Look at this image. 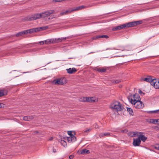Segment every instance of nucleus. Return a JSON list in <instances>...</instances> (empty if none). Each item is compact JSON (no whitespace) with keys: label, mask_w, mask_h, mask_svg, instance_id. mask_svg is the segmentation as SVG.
Here are the masks:
<instances>
[{"label":"nucleus","mask_w":159,"mask_h":159,"mask_svg":"<svg viewBox=\"0 0 159 159\" xmlns=\"http://www.w3.org/2000/svg\"><path fill=\"white\" fill-rule=\"evenodd\" d=\"M155 148L157 150H159V144H157L156 145L155 147Z\"/></svg>","instance_id":"obj_38"},{"label":"nucleus","mask_w":159,"mask_h":159,"mask_svg":"<svg viewBox=\"0 0 159 159\" xmlns=\"http://www.w3.org/2000/svg\"><path fill=\"white\" fill-rule=\"evenodd\" d=\"M61 145L64 147H66L67 146V143L64 140H61Z\"/></svg>","instance_id":"obj_24"},{"label":"nucleus","mask_w":159,"mask_h":159,"mask_svg":"<svg viewBox=\"0 0 159 159\" xmlns=\"http://www.w3.org/2000/svg\"><path fill=\"white\" fill-rule=\"evenodd\" d=\"M28 118L29 120H31L34 118V117L33 116H29L28 117Z\"/></svg>","instance_id":"obj_36"},{"label":"nucleus","mask_w":159,"mask_h":159,"mask_svg":"<svg viewBox=\"0 0 159 159\" xmlns=\"http://www.w3.org/2000/svg\"><path fill=\"white\" fill-rule=\"evenodd\" d=\"M23 120L25 121H29V120L28 116H25L23 118Z\"/></svg>","instance_id":"obj_30"},{"label":"nucleus","mask_w":159,"mask_h":159,"mask_svg":"<svg viewBox=\"0 0 159 159\" xmlns=\"http://www.w3.org/2000/svg\"><path fill=\"white\" fill-rule=\"evenodd\" d=\"M52 83L54 85H61L60 79H54L52 81Z\"/></svg>","instance_id":"obj_14"},{"label":"nucleus","mask_w":159,"mask_h":159,"mask_svg":"<svg viewBox=\"0 0 159 159\" xmlns=\"http://www.w3.org/2000/svg\"><path fill=\"white\" fill-rule=\"evenodd\" d=\"M159 25V23H158L157 24V25Z\"/></svg>","instance_id":"obj_50"},{"label":"nucleus","mask_w":159,"mask_h":159,"mask_svg":"<svg viewBox=\"0 0 159 159\" xmlns=\"http://www.w3.org/2000/svg\"><path fill=\"white\" fill-rule=\"evenodd\" d=\"M93 98L89 97H82L80 98V101L82 102H93L94 101L93 100Z\"/></svg>","instance_id":"obj_8"},{"label":"nucleus","mask_w":159,"mask_h":159,"mask_svg":"<svg viewBox=\"0 0 159 159\" xmlns=\"http://www.w3.org/2000/svg\"><path fill=\"white\" fill-rule=\"evenodd\" d=\"M68 134L70 135V136H74L71 133V131H69L68 132Z\"/></svg>","instance_id":"obj_35"},{"label":"nucleus","mask_w":159,"mask_h":159,"mask_svg":"<svg viewBox=\"0 0 159 159\" xmlns=\"http://www.w3.org/2000/svg\"><path fill=\"white\" fill-rule=\"evenodd\" d=\"M41 28H40V27H39V28H35L34 29L36 31V32H38V31L41 30Z\"/></svg>","instance_id":"obj_33"},{"label":"nucleus","mask_w":159,"mask_h":159,"mask_svg":"<svg viewBox=\"0 0 159 159\" xmlns=\"http://www.w3.org/2000/svg\"><path fill=\"white\" fill-rule=\"evenodd\" d=\"M52 40L53 41V40H52V39H48L44 40V44H48L50 43H53V42Z\"/></svg>","instance_id":"obj_18"},{"label":"nucleus","mask_w":159,"mask_h":159,"mask_svg":"<svg viewBox=\"0 0 159 159\" xmlns=\"http://www.w3.org/2000/svg\"><path fill=\"white\" fill-rule=\"evenodd\" d=\"M66 39V38H59L57 39H52V40H53V41H52L53 42V43H58L60 42H61L62 41V40H65Z\"/></svg>","instance_id":"obj_12"},{"label":"nucleus","mask_w":159,"mask_h":159,"mask_svg":"<svg viewBox=\"0 0 159 159\" xmlns=\"http://www.w3.org/2000/svg\"><path fill=\"white\" fill-rule=\"evenodd\" d=\"M147 112L149 113L159 114V109L154 111H148Z\"/></svg>","instance_id":"obj_21"},{"label":"nucleus","mask_w":159,"mask_h":159,"mask_svg":"<svg viewBox=\"0 0 159 159\" xmlns=\"http://www.w3.org/2000/svg\"><path fill=\"white\" fill-rule=\"evenodd\" d=\"M142 134H143V133L140 132H136L134 133L133 134L134 136H139V137H140V139L144 142L147 139V137H145L144 135Z\"/></svg>","instance_id":"obj_6"},{"label":"nucleus","mask_w":159,"mask_h":159,"mask_svg":"<svg viewBox=\"0 0 159 159\" xmlns=\"http://www.w3.org/2000/svg\"><path fill=\"white\" fill-rule=\"evenodd\" d=\"M102 136L103 137V136H108L110 134L109 133H105L103 134H101Z\"/></svg>","instance_id":"obj_29"},{"label":"nucleus","mask_w":159,"mask_h":159,"mask_svg":"<svg viewBox=\"0 0 159 159\" xmlns=\"http://www.w3.org/2000/svg\"><path fill=\"white\" fill-rule=\"evenodd\" d=\"M26 31H27V34L28 33H31L34 32H36V31L35 30H34V28H33L31 29H30L28 30H25Z\"/></svg>","instance_id":"obj_23"},{"label":"nucleus","mask_w":159,"mask_h":159,"mask_svg":"<svg viewBox=\"0 0 159 159\" xmlns=\"http://www.w3.org/2000/svg\"><path fill=\"white\" fill-rule=\"evenodd\" d=\"M94 53V52H91L90 53Z\"/></svg>","instance_id":"obj_49"},{"label":"nucleus","mask_w":159,"mask_h":159,"mask_svg":"<svg viewBox=\"0 0 159 159\" xmlns=\"http://www.w3.org/2000/svg\"><path fill=\"white\" fill-rule=\"evenodd\" d=\"M139 93L140 94H141L142 93H143V94H144V93H143L141 90H139Z\"/></svg>","instance_id":"obj_43"},{"label":"nucleus","mask_w":159,"mask_h":159,"mask_svg":"<svg viewBox=\"0 0 159 159\" xmlns=\"http://www.w3.org/2000/svg\"><path fill=\"white\" fill-rule=\"evenodd\" d=\"M156 119H151L150 120V122L153 124H156Z\"/></svg>","instance_id":"obj_27"},{"label":"nucleus","mask_w":159,"mask_h":159,"mask_svg":"<svg viewBox=\"0 0 159 159\" xmlns=\"http://www.w3.org/2000/svg\"><path fill=\"white\" fill-rule=\"evenodd\" d=\"M40 28H41V30H44L48 29V26H45L40 27Z\"/></svg>","instance_id":"obj_28"},{"label":"nucleus","mask_w":159,"mask_h":159,"mask_svg":"<svg viewBox=\"0 0 159 159\" xmlns=\"http://www.w3.org/2000/svg\"><path fill=\"white\" fill-rule=\"evenodd\" d=\"M156 124L159 125V119H156Z\"/></svg>","instance_id":"obj_41"},{"label":"nucleus","mask_w":159,"mask_h":159,"mask_svg":"<svg viewBox=\"0 0 159 159\" xmlns=\"http://www.w3.org/2000/svg\"><path fill=\"white\" fill-rule=\"evenodd\" d=\"M142 21L139 20L134 22H131L120 25L117 26L112 29L113 31H116L124 29L126 28H128L130 27H134L137 25L142 24Z\"/></svg>","instance_id":"obj_2"},{"label":"nucleus","mask_w":159,"mask_h":159,"mask_svg":"<svg viewBox=\"0 0 159 159\" xmlns=\"http://www.w3.org/2000/svg\"><path fill=\"white\" fill-rule=\"evenodd\" d=\"M85 7V6H84L83 5L77 7H74L73 9H71V10H66L65 11L61 12L60 13V15L61 16H63L65 15H66L68 13H71V12L81 10Z\"/></svg>","instance_id":"obj_4"},{"label":"nucleus","mask_w":159,"mask_h":159,"mask_svg":"<svg viewBox=\"0 0 159 159\" xmlns=\"http://www.w3.org/2000/svg\"><path fill=\"white\" fill-rule=\"evenodd\" d=\"M94 125L95 126V129H97V128H98L99 127H98V125L97 124V123H95L94 124Z\"/></svg>","instance_id":"obj_37"},{"label":"nucleus","mask_w":159,"mask_h":159,"mask_svg":"<svg viewBox=\"0 0 159 159\" xmlns=\"http://www.w3.org/2000/svg\"><path fill=\"white\" fill-rule=\"evenodd\" d=\"M98 38H99V35L96 36H94V37H93L92 38V40H94L97 39H98Z\"/></svg>","instance_id":"obj_32"},{"label":"nucleus","mask_w":159,"mask_h":159,"mask_svg":"<svg viewBox=\"0 0 159 159\" xmlns=\"http://www.w3.org/2000/svg\"><path fill=\"white\" fill-rule=\"evenodd\" d=\"M130 103L136 109H142L144 107L143 103L140 100L135 101L134 100V101Z\"/></svg>","instance_id":"obj_5"},{"label":"nucleus","mask_w":159,"mask_h":159,"mask_svg":"<svg viewBox=\"0 0 159 159\" xmlns=\"http://www.w3.org/2000/svg\"><path fill=\"white\" fill-rule=\"evenodd\" d=\"M52 152L54 153H56V152H57V151L56 150V149H54V148H53V151Z\"/></svg>","instance_id":"obj_42"},{"label":"nucleus","mask_w":159,"mask_h":159,"mask_svg":"<svg viewBox=\"0 0 159 159\" xmlns=\"http://www.w3.org/2000/svg\"><path fill=\"white\" fill-rule=\"evenodd\" d=\"M39 43L41 45H43L44 44V41H41L39 42Z\"/></svg>","instance_id":"obj_40"},{"label":"nucleus","mask_w":159,"mask_h":159,"mask_svg":"<svg viewBox=\"0 0 159 159\" xmlns=\"http://www.w3.org/2000/svg\"><path fill=\"white\" fill-rule=\"evenodd\" d=\"M157 84H159V81H158L157 82Z\"/></svg>","instance_id":"obj_48"},{"label":"nucleus","mask_w":159,"mask_h":159,"mask_svg":"<svg viewBox=\"0 0 159 159\" xmlns=\"http://www.w3.org/2000/svg\"><path fill=\"white\" fill-rule=\"evenodd\" d=\"M107 68L106 67H101L96 68L95 70L100 73H104L106 72L107 70Z\"/></svg>","instance_id":"obj_13"},{"label":"nucleus","mask_w":159,"mask_h":159,"mask_svg":"<svg viewBox=\"0 0 159 159\" xmlns=\"http://www.w3.org/2000/svg\"><path fill=\"white\" fill-rule=\"evenodd\" d=\"M67 140L69 143L73 142L76 140V138L75 136H72L67 137Z\"/></svg>","instance_id":"obj_11"},{"label":"nucleus","mask_w":159,"mask_h":159,"mask_svg":"<svg viewBox=\"0 0 159 159\" xmlns=\"http://www.w3.org/2000/svg\"><path fill=\"white\" fill-rule=\"evenodd\" d=\"M53 139V138L52 137H51L50 139H49V141H51Z\"/></svg>","instance_id":"obj_46"},{"label":"nucleus","mask_w":159,"mask_h":159,"mask_svg":"<svg viewBox=\"0 0 159 159\" xmlns=\"http://www.w3.org/2000/svg\"><path fill=\"white\" fill-rule=\"evenodd\" d=\"M27 34V31H26L25 30L17 33L16 34V37H19L24 34Z\"/></svg>","instance_id":"obj_17"},{"label":"nucleus","mask_w":159,"mask_h":159,"mask_svg":"<svg viewBox=\"0 0 159 159\" xmlns=\"http://www.w3.org/2000/svg\"><path fill=\"white\" fill-rule=\"evenodd\" d=\"M127 111L129 112V114L131 115H133V110L132 109L130 108H127Z\"/></svg>","instance_id":"obj_25"},{"label":"nucleus","mask_w":159,"mask_h":159,"mask_svg":"<svg viewBox=\"0 0 159 159\" xmlns=\"http://www.w3.org/2000/svg\"><path fill=\"white\" fill-rule=\"evenodd\" d=\"M74 157V156L73 155H70L69 156V159H72Z\"/></svg>","instance_id":"obj_39"},{"label":"nucleus","mask_w":159,"mask_h":159,"mask_svg":"<svg viewBox=\"0 0 159 159\" xmlns=\"http://www.w3.org/2000/svg\"><path fill=\"white\" fill-rule=\"evenodd\" d=\"M3 105V104L2 103H0V108H1L2 107V105Z\"/></svg>","instance_id":"obj_47"},{"label":"nucleus","mask_w":159,"mask_h":159,"mask_svg":"<svg viewBox=\"0 0 159 159\" xmlns=\"http://www.w3.org/2000/svg\"><path fill=\"white\" fill-rule=\"evenodd\" d=\"M60 79L61 81V85L66 84V79L65 78H61Z\"/></svg>","instance_id":"obj_22"},{"label":"nucleus","mask_w":159,"mask_h":159,"mask_svg":"<svg viewBox=\"0 0 159 159\" xmlns=\"http://www.w3.org/2000/svg\"><path fill=\"white\" fill-rule=\"evenodd\" d=\"M127 131V130H121V132H126Z\"/></svg>","instance_id":"obj_45"},{"label":"nucleus","mask_w":159,"mask_h":159,"mask_svg":"<svg viewBox=\"0 0 159 159\" xmlns=\"http://www.w3.org/2000/svg\"><path fill=\"white\" fill-rule=\"evenodd\" d=\"M140 98L139 95L137 93H135L133 95V96H131L128 99L130 102H133L134 100L135 101L140 100Z\"/></svg>","instance_id":"obj_7"},{"label":"nucleus","mask_w":159,"mask_h":159,"mask_svg":"<svg viewBox=\"0 0 159 159\" xmlns=\"http://www.w3.org/2000/svg\"><path fill=\"white\" fill-rule=\"evenodd\" d=\"M109 37L107 35H99V38H105L107 39Z\"/></svg>","instance_id":"obj_26"},{"label":"nucleus","mask_w":159,"mask_h":159,"mask_svg":"<svg viewBox=\"0 0 159 159\" xmlns=\"http://www.w3.org/2000/svg\"><path fill=\"white\" fill-rule=\"evenodd\" d=\"M92 129L91 128H89L88 129H86L84 131V132L85 133H88Z\"/></svg>","instance_id":"obj_34"},{"label":"nucleus","mask_w":159,"mask_h":159,"mask_svg":"<svg viewBox=\"0 0 159 159\" xmlns=\"http://www.w3.org/2000/svg\"><path fill=\"white\" fill-rule=\"evenodd\" d=\"M66 70L67 72L70 74H73L77 71V70L75 68H70L66 69Z\"/></svg>","instance_id":"obj_15"},{"label":"nucleus","mask_w":159,"mask_h":159,"mask_svg":"<svg viewBox=\"0 0 159 159\" xmlns=\"http://www.w3.org/2000/svg\"><path fill=\"white\" fill-rule=\"evenodd\" d=\"M141 143V140L140 139V137L135 139H134L133 145L134 146H139Z\"/></svg>","instance_id":"obj_9"},{"label":"nucleus","mask_w":159,"mask_h":159,"mask_svg":"<svg viewBox=\"0 0 159 159\" xmlns=\"http://www.w3.org/2000/svg\"><path fill=\"white\" fill-rule=\"evenodd\" d=\"M151 85L153 86L156 89H158L159 88V84H157V81L156 79L154 80L152 83H151Z\"/></svg>","instance_id":"obj_16"},{"label":"nucleus","mask_w":159,"mask_h":159,"mask_svg":"<svg viewBox=\"0 0 159 159\" xmlns=\"http://www.w3.org/2000/svg\"><path fill=\"white\" fill-rule=\"evenodd\" d=\"M111 82L113 84L119 83L121 82V80L120 79H118L116 80H111Z\"/></svg>","instance_id":"obj_20"},{"label":"nucleus","mask_w":159,"mask_h":159,"mask_svg":"<svg viewBox=\"0 0 159 159\" xmlns=\"http://www.w3.org/2000/svg\"><path fill=\"white\" fill-rule=\"evenodd\" d=\"M4 90H2L0 91V97H1L4 95Z\"/></svg>","instance_id":"obj_31"},{"label":"nucleus","mask_w":159,"mask_h":159,"mask_svg":"<svg viewBox=\"0 0 159 159\" xmlns=\"http://www.w3.org/2000/svg\"><path fill=\"white\" fill-rule=\"evenodd\" d=\"M54 12L55 11L54 10H49L40 13H37L27 16L26 20L29 21H32L43 18L46 21H48L55 18L54 15H52Z\"/></svg>","instance_id":"obj_1"},{"label":"nucleus","mask_w":159,"mask_h":159,"mask_svg":"<svg viewBox=\"0 0 159 159\" xmlns=\"http://www.w3.org/2000/svg\"><path fill=\"white\" fill-rule=\"evenodd\" d=\"M155 80V79H152V78L151 76H148L147 77L143 79V80L144 81H145L147 82L150 83L151 84L152 83L153 81H154V80Z\"/></svg>","instance_id":"obj_10"},{"label":"nucleus","mask_w":159,"mask_h":159,"mask_svg":"<svg viewBox=\"0 0 159 159\" xmlns=\"http://www.w3.org/2000/svg\"><path fill=\"white\" fill-rule=\"evenodd\" d=\"M110 108L113 110L117 111H120L123 110L124 107L118 101H115L111 104Z\"/></svg>","instance_id":"obj_3"},{"label":"nucleus","mask_w":159,"mask_h":159,"mask_svg":"<svg viewBox=\"0 0 159 159\" xmlns=\"http://www.w3.org/2000/svg\"><path fill=\"white\" fill-rule=\"evenodd\" d=\"M108 49H111V50H113V49H115L116 50V49H115V48H107L106 50Z\"/></svg>","instance_id":"obj_44"},{"label":"nucleus","mask_w":159,"mask_h":159,"mask_svg":"<svg viewBox=\"0 0 159 159\" xmlns=\"http://www.w3.org/2000/svg\"><path fill=\"white\" fill-rule=\"evenodd\" d=\"M90 153V151L86 149H83L81 151L80 154H83L84 153L89 154Z\"/></svg>","instance_id":"obj_19"}]
</instances>
